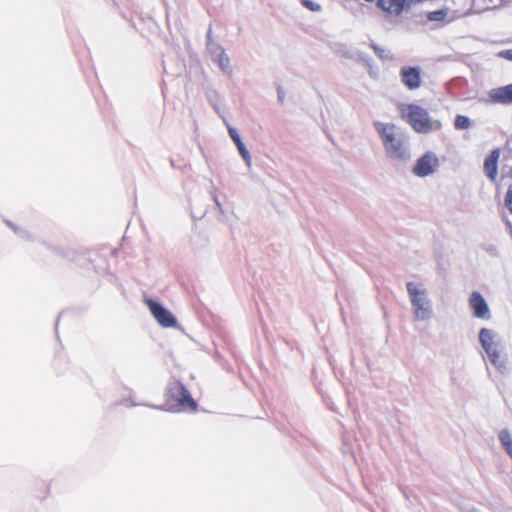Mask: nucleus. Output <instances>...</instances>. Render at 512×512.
<instances>
[{
	"instance_id": "f257e3e1",
	"label": "nucleus",
	"mask_w": 512,
	"mask_h": 512,
	"mask_svg": "<svg viewBox=\"0 0 512 512\" xmlns=\"http://www.w3.org/2000/svg\"><path fill=\"white\" fill-rule=\"evenodd\" d=\"M399 113L401 118L417 133L428 134L442 128V123L439 120L431 119L428 111L417 104H401Z\"/></svg>"
},
{
	"instance_id": "f03ea898",
	"label": "nucleus",
	"mask_w": 512,
	"mask_h": 512,
	"mask_svg": "<svg viewBox=\"0 0 512 512\" xmlns=\"http://www.w3.org/2000/svg\"><path fill=\"white\" fill-rule=\"evenodd\" d=\"M375 128L390 158L405 159L408 156L402 140L397 138L394 124L375 123Z\"/></svg>"
},
{
	"instance_id": "7ed1b4c3",
	"label": "nucleus",
	"mask_w": 512,
	"mask_h": 512,
	"mask_svg": "<svg viewBox=\"0 0 512 512\" xmlns=\"http://www.w3.org/2000/svg\"><path fill=\"white\" fill-rule=\"evenodd\" d=\"M166 401L173 408L180 411H197V403L191 397L189 391L180 381H173L166 391Z\"/></svg>"
},
{
	"instance_id": "20e7f679",
	"label": "nucleus",
	"mask_w": 512,
	"mask_h": 512,
	"mask_svg": "<svg viewBox=\"0 0 512 512\" xmlns=\"http://www.w3.org/2000/svg\"><path fill=\"white\" fill-rule=\"evenodd\" d=\"M407 291L414 309L415 316L419 319L429 318L432 314L431 303L427 298L425 289L415 282L407 283Z\"/></svg>"
},
{
	"instance_id": "39448f33",
	"label": "nucleus",
	"mask_w": 512,
	"mask_h": 512,
	"mask_svg": "<svg viewBox=\"0 0 512 512\" xmlns=\"http://www.w3.org/2000/svg\"><path fill=\"white\" fill-rule=\"evenodd\" d=\"M479 338L481 345L486 351L492 365H494L499 370L504 369L505 360L501 357L498 344L494 341L493 333L488 329H482Z\"/></svg>"
},
{
	"instance_id": "423d86ee",
	"label": "nucleus",
	"mask_w": 512,
	"mask_h": 512,
	"mask_svg": "<svg viewBox=\"0 0 512 512\" xmlns=\"http://www.w3.org/2000/svg\"><path fill=\"white\" fill-rule=\"evenodd\" d=\"M438 164V158L433 153L427 152L417 160L413 173L418 177H426L435 172Z\"/></svg>"
},
{
	"instance_id": "0eeeda50",
	"label": "nucleus",
	"mask_w": 512,
	"mask_h": 512,
	"mask_svg": "<svg viewBox=\"0 0 512 512\" xmlns=\"http://www.w3.org/2000/svg\"><path fill=\"white\" fill-rule=\"evenodd\" d=\"M401 81L409 90H416L421 86V71L417 67L404 66L400 71Z\"/></svg>"
},
{
	"instance_id": "6e6552de",
	"label": "nucleus",
	"mask_w": 512,
	"mask_h": 512,
	"mask_svg": "<svg viewBox=\"0 0 512 512\" xmlns=\"http://www.w3.org/2000/svg\"><path fill=\"white\" fill-rule=\"evenodd\" d=\"M469 306L476 318L484 319L489 317V307L484 297L474 291L469 298Z\"/></svg>"
},
{
	"instance_id": "1a4fd4ad",
	"label": "nucleus",
	"mask_w": 512,
	"mask_h": 512,
	"mask_svg": "<svg viewBox=\"0 0 512 512\" xmlns=\"http://www.w3.org/2000/svg\"><path fill=\"white\" fill-rule=\"evenodd\" d=\"M377 3L386 13L397 16L404 11L408 5V0H378Z\"/></svg>"
},
{
	"instance_id": "9d476101",
	"label": "nucleus",
	"mask_w": 512,
	"mask_h": 512,
	"mask_svg": "<svg viewBox=\"0 0 512 512\" xmlns=\"http://www.w3.org/2000/svg\"><path fill=\"white\" fill-rule=\"evenodd\" d=\"M489 96L495 103L512 104V84L492 89Z\"/></svg>"
},
{
	"instance_id": "9b49d317",
	"label": "nucleus",
	"mask_w": 512,
	"mask_h": 512,
	"mask_svg": "<svg viewBox=\"0 0 512 512\" xmlns=\"http://www.w3.org/2000/svg\"><path fill=\"white\" fill-rule=\"evenodd\" d=\"M500 157V151L494 149L484 161V171L488 178L495 180L497 176L498 160Z\"/></svg>"
},
{
	"instance_id": "f8f14e48",
	"label": "nucleus",
	"mask_w": 512,
	"mask_h": 512,
	"mask_svg": "<svg viewBox=\"0 0 512 512\" xmlns=\"http://www.w3.org/2000/svg\"><path fill=\"white\" fill-rule=\"evenodd\" d=\"M146 305L156 320H174L169 311L163 308L158 302L148 299Z\"/></svg>"
},
{
	"instance_id": "ddd939ff",
	"label": "nucleus",
	"mask_w": 512,
	"mask_h": 512,
	"mask_svg": "<svg viewBox=\"0 0 512 512\" xmlns=\"http://www.w3.org/2000/svg\"><path fill=\"white\" fill-rule=\"evenodd\" d=\"M449 10L448 8H443L435 11H431L427 14V19L431 22H450L454 18L448 19Z\"/></svg>"
},
{
	"instance_id": "4468645a",
	"label": "nucleus",
	"mask_w": 512,
	"mask_h": 512,
	"mask_svg": "<svg viewBox=\"0 0 512 512\" xmlns=\"http://www.w3.org/2000/svg\"><path fill=\"white\" fill-rule=\"evenodd\" d=\"M498 437L502 446L505 448L506 452L512 459V438L509 431L506 429L501 430Z\"/></svg>"
},
{
	"instance_id": "2eb2a0df",
	"label": "nucleus",
	"mask_w": 512,
	"mask_h": 512,
	"mask_svg": "<svg viewBox=\"0 0 512 512\" xmlns=\"http://www.w3.org/2000/svg\"><path fill=\"white\" fill-rule=\"evenodd\" d=\"M471 126V121L467 116L457 115L454 120V127L456 130H466Z\"/></svg>"
},
{
	"instance_id": "dca6fc26",
	"label": "nucleus",
	"mask_w": 512,
	"mask_h": 512,
	"mask_svg": "<svg viewBox=\"0 0 512 512\" xmlns=\"http://www.w3.org/2000/svg\"><path fill=\"white\" fill-rule=\"evenodd\" d=\"M217 63L223 71H228L230 69V59L225 52H221L219 54Z\"/></svg>"
},
{
	"instance_id": "f3484780",
	"label": "nucleus",
	"mask_w": 512,
	"mask_h": 512,
	"mask_svg": "<svg viewBox=\"0 0 512 512\" xmlns=\"http://www.w3.org/2000/svg\"><path fill=\"white\" fill-rule=\"evenodd\" d=\"M301 2L303 4V6H305L306 8H308L311 11H319L320 10V5L315 4L311 0H301Z\"/></svg>"
},
{
	"instance_id": "a211bd4d",
	"label": "nucleus",
	"mask_w": 512,
	"mask_h": 512,
	"mask_svg": "<svg viewBox=\"0 0 512 512\" xmlns=\"http://www.w3.org/2000/svg\"><path fill=\"white\" fill-rule=\"evenodd\" d=\"M497 56L501 59L512 62V49L502 50L497 53Z\"/></svg>"
},
{
	"instance_id": "6ab92c4d",
	"label": "nucleus",
	"mask_w": 512,
	"mask_h": 512,
	"mask_svg": "<svg viewBox=\"0 0 512 512\" xmlns=\"http://www.w3.org/2000/svg\"><path fill=\"white\" fill-rule=\"evenodd\" d=\"M505 204L508 207V209L512 212V186L509 187L506 197H505Z\"/></svg>"
},
{
	"instance_id": "aec40b11",
	"label": "nucleus",
	"mask_w": 512,
	"mask_h": 512,
	"mask_svg": "<svg viewBox=\"0 0 512 512\" xmlns=\"http://www.w3.org/2000/svg\"><path fill=\"white\" fill-rule=\"evenodd\" d=\"M229 134L236 145L242 142L240 136L234 129H229Z\"/></svg>"
},
{
	"instance_id": "412c9836",
	"label": "nucleus",
	"mask_w": 512,
	"mask_h": 512,
	"mask_svg": "<svg viewBox=\"0 0 512 512\" xmlns=\"http://www.w3.org/2000/svg\"><path fill=\"white\" fill-rule=\"evenodd\" d=\"M240 154H243L244 152L246 153L247 149L245 148V145L243 144V142H241L240 144L236 145Z\"/></svg>"
},
{
	"instance_id": "4be33fe9",
	"label": "nucleus",
	"mask_w": 512,
	"mask_h": 512,
	"mask_svg": "<svg viewBox=\"0 0 512 512\" xmlns=\"http://www.w3.org/2000/svg\"><path fill=\"white\" fill-rule=\"evenodd\" d=\"M160 324L163 326V327H170V326H175L177 324V322H172V321H169V322H160Z\"/></svg>"
},
{
	"instance_id": "5701e85b",
	"label": "nucleus",
	"mask_w": 512,
	"mask_h": 512,
	"mask_svg": "<svg viewBox=\"0 0 512 512\" xmlns=\"http://www.w3.org/2000/svg\"><path fill=\"white\" fill-rule=\"evenodd\" d=\"M373 49L378 56L382 57V49L378 48L377 46H373Z\"/></svg>"
},
{
	"instance_id": "b1692460",
	"label": "nucleus",
	"mask_w": 512,
	"mask_h": 512,
	"mask_svg": "<svg viewBox=\"0 0 512 512\" xmlns=\"http://www.w3.org/2000/svg\"><path fill=\"white\" fill-rule=\"evenodd\" d=\"M242 157L248 162L250 160V155H249V152L246 151V153L244 152L243 154H241Z\"/></svg>"
}]
</instances>
